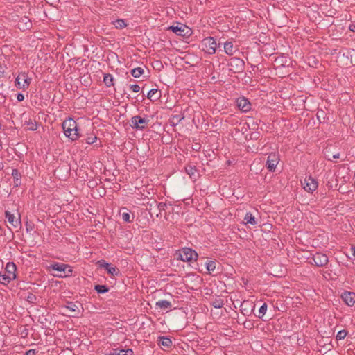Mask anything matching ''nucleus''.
Instances as JSON below:
<instances>
[{
  "mask_svg": "<svg viewBox=\"0 0 355 355\" xmlns=\"http://www.w3.org/2000/svg\"><path fill=\"white\" fill-rule=\"evenodd\" d=\"M120 214L121 215V218L123 221L126 223H131L133 221L134 216H130V211H129L126 208L123 207L120 211Z\"/></svg>",
  "mask_w": 355,
  "mask_h": 355,
  "instance_id": "f3484780",
  "label": "nucleus"
},
{
  "mask_svg": "<svg viewBox=\"0 0 355 355\" xmlns=\"http://www.w3.org/2000/svg\"><path fill=\"white\" fill-rule=\"evenodd\" d=\"M36 352L35 349H29L26 352V355H35Z\"/></svg>",
  "mask_w": 355,
  "mask_h": 355,
  "instance_id": "c03bdc74",
  "label": "nucleus"
},
{
  "mask_svg": "<svg viewBox=\"0 0 355 355\" xmlns=\"http://www.w3.org/2000/svg\"><path fill=\"white\" fill-rule=\"evenodd\" d=\"M3 164L0 162V170L3 169Z\"/></svg>",
  "mask_w": 355,
  "mask_h": 355,
  "instance_id": "8fccbe9b",
  "label": "nucleus"
},
{
  "mask_svg": "<svg viewBox=\"0 0 355 355\" xmlns=\"http://www.w3.org/2000/svg\"><path fill=\"white\" fill-rule=\"evenodd\" d=\"M168 29L172 31L174 33L180 36H184L189 33L190 31L189 28L187 26L180 23H178L175 26H171L168 28Z\"/></svg>",
  "mask_w": 355,
  "mask_h": 355,
  "instance_id": "0eeeda50",
  "label": "nucleus"
},
{
  "mask_svg": "<svg viewBox=\"0 0 355 355\" xmlns=\"http://www.w3.org/2000/svg\"><path fill=\"white\" fill-rule=\"evenodd\" d=\"M347 334V332L345 330H341L337 333L336 338L337 340H342L346 337Z\"/></svg>",
  "mask_w": 355,
  "mask_h": 355,
  "instance_id": "f704fd0d",
  "label": "nucleus"
},
{
  "mask_svg": "<svg viewBox=\"0 0 355 355\" xmlns=\"http://www.w3.org/2000/svg\"><path fill=\"white\" fill-rule=\"evenodd\" d=\"M161 97V92L157 89H152L147 94V98L151 101H155Z\"/></svg>",
  "mask_w": 355,
  "mask_h": 355,
  "instance_id": "a211bd4d",
  "label": "nucleus"
},
{
  "mask_svg": "<svg viewBox=\"0 0 355 355\" xmlns=\"http://www.w3.org/2000/svg\"><path fill=\"white\" fill-rule=\"evenodd\" d=\"M235 64L236 67V69L234 70L233 69H231L232 71H234V73H238L240 71H242L244 67V62L239 58H232L230 61V65L233 67V65Z\"/></svg>",
  "mask_w": 355,
  "mask_h": 355,
  "instance_id": "4468645a",
  "label": "nucleus"
},
{
  "mask_svg": "<svg viewBox=\"0 0 355 355\" xmlns=\"http://www.w3.org/2000/svg\"><path fill=\"white\" fill-rule=\"evenodd\" d=\"M12 175L17 180H19L21 175L17 169H12Z\"/></svg>",
  "mask_w": 355,
  "mask_h": 355,
  "instance_id": "e433bc0d",
  "label": "nucleus"
},
{
  "mask_svg": "<svg viewBox=\"0 0 355 355\" xmlns=\"http://www.w3.org/2000/svg\"><path fill=\"white\" fill-rule=\"evenodd\" d=\"M267 310V304L266 303H263L262 306L259 308V315H258L259 318H262L264 314L266 313Z\"/></svg>",
  "mask_w": 355,
  "mask_h": 355,
  "instance_id": "473e14b6",
  "label": "nucleus"
},
{
  "mask_svg": "<svg viewBox=\"0 0 355 355\" xmlns=\"http://www.w3.org/2000/svg\"><path fill=\"white\" fill-rule=\"evenodd\" d=\"M130 89L134 92H138L140 90V87L138 85H132L130 86Z\"/></svg>",
  "mask_w": 355,
  "mask_h": 355,
  "instance_id": "58836bf2",
  "label": "nucleus"
},
{
  "mask_svg": "<svg viewBox=\"0 0 355 355\" xmlns=\"http://www.w3.org/2000/svg\"><path fill=\"white\" fill-rule=\"evenodd\" d=\"M37 125L36 123H35V124L32 123L31 126L30 127V129L32 130H37Z\"/></svg>",
  "mask_w": 355,
  "mask_h": 355,
  "instance_id": "a18cd8bd",
  "label": "nucleus"
},
{
  "mask_svg": "<svg viewBox=\"0 0 355 355\" xmlns=\"http://www.w3.org/2000/svg\"><path fill=\"white\" fill-rule=\"evenodd\" d=\"M352 251L353 256L355 257V246L352 247Z\"/></svg>",
  "mask_w": 355,
  "mask_h": 355,
  "instance_id": "de8ad7c7",
  "label": "nucleus"
},
{
  "mask_svg": "<svg viewBox=\"0 0 355 355\" xmlns=\"http://www.w3.org/2000/svg\"><path fill=\"white\" fill-rule=\"evenodd\" d=\"M5 216L8 223L14 227H17L18 226L21 225L20 214L19 215L18 218H16L15 215L11 214L9 211H6Z\"/></svg>",
  "mask_w": 355,
  "mask_h": 355,
  "instance_id": "9d476101",
  "label": "nucleus"
},
{
  "mask_svg": "<svg viewBox=\"0 0 355 355\" xmlns=\"http://www.w3.org/2000/svg\"><path fill=\"white\" fill-rule=\"evenodd\" d=\"M156 306L162 309H167L171 306V303L168 300H162L157 302Z\"/></svg>",
  "mask_w": 355,
  "mask_h": 355,
  "instance_id": "4be33fe9",
  "label": "nucleus"
},
{
  "mask_svg": "<svg viewBox=\"0 0 355 355\" xmlns=\"http://www.w3.org/2000/svg\"><path fill=\"white\" fill-rule=\"evenodd\" d=\"M185 171L187 172V173L188 175H189V176L191 178L193 177L196 172V169L194 166H187L185 167Z\"/></svg>",
  "mask_w": 355,
  "mask_h": 355,
  "instance_id": "2f4dec72",
  "label": "nucleus"
},
{
  "mask_svg": "<svg viewBox=\"0 0 355 355\" xmlns=\"http://www.w3.org/2000/svg\"><path fill=\"white\" fill-rule=\"evenodd\" d=\"M112 24L116 28L122 29L127 26L128 24L125 21L124 19H118L112 22Z\"/></svg>",
  "mask_w": 355,
  "mask_h": 355,
  "instance_id": "412c9836",
  "label": "nucleus"
},
{
  "mask_svg": "<svg viewBox=\"0 0 355 355\" xmlns=\"http://www.w3.org/2000/svg\"><path fill=\"white\" fill-rule=\"evenodd\" d=\"M31 230H32V227H28V225H26V230L28 232V231H31Z\"/></svg>",
  "mask_w": 355,
  "mask_h": 355,
  "instance_id": "09e8293b",
  "label": "nucleus"
},
{
  "mask_svg": "<svg viewBox=\"0 0 355 355\" xmlns=\"http://www.w3.org/2000/svg\"><path fill=\"white\" fill-rule=\"evenodd\" d=\"M202 51H203L205 53L207 54L211 55L215 53L216 47L214 46H203Z\"/></svg>",
  "mask_w": 355,
  "mask_h": 355,
  "instance_id": "7c9ffc66",
  "label": "nucleus"
},
{
  "mask_svg": "<svg viewBox=\"0 0 355 355\" xmlns=\"http://www.w3.org/2000/svg\"><path fill=\"white\" fill-rule=\"evenodd\" d=\"M179 255L182 261L187 262L196 261L198 257L197 252L189 248H184Z\"/></svg>",
  "mask_w": 355,
  "mask_h": 355,
  "instance_id": "f03ea898",
  "label": "nucleus"
},
{
  "mask_svg": "<svg viewBox=\"0 0 355 355\" xmlns=\"http://www.w3.org/2000/svg\"><path fill=\"white\" fill-rule=\"evenodd\" d=\"M66 309L69 310L71 312L75 313H78L80 311L79 306L72 302H67L66 305Z\"/></svg>",
  "mask_w": 355,
  "mask_h": 355,
  "instance_id": "b1692460",
  "label": "nucleus"
},
{
  "mask_svg": "<svg viewBox=\"0 0 355 355\" xmlns=\"http://www.w3.org/2000/svg\"><path fill=\"white\" fill-rule=\"evenodd\" d=\"M244 223L245 224H250L252 225H254L257 224V221L255 220L254 216L250 212L246 213V214L244 217Z\"/></svg>",
  "mask_w": 355,
  "mask_h": 355,
  "instance_id": "aec40b11",
  "label": "nucleus"
},
{
  "mask_svg": "<svg viewBox=\"0 0 355 355\" xmlns=\"http://www.w3.org/2000/svg\"><path fill=\"white\" fill-rule=\"evenodd\" d=\"M55 276H56V277H63L62 275H55Z\"/></svg>",
  "mask_w": 355,
  "mask_h": 355,
  "instance_id": "603ef678",
  "label": "nucleus"
},
{
  "mask_svg": "<svg viewBox=\"0 0 355 355\" xmlns=\"http://www.w3.org/2000/svg\"><path fill=\"white\" fill-rule=\"evenodd\" d=\"M341 297L349 306H352L355 304V293L353 292L345 291Z\"/></svg>",
  "mask_w": 355,
  "mask_h": 355,
  "instance_id": "9b49d317",
  "label": "nucleus"
},
{
  "mask_svg": "<svg viewBox=\"0 0 355 355\" xmlns=\"http://www.w3.org/2000/svg\"><path fill=\"white\" fill-rule=\"evenodd\" d=\"M216 263L214 261H209L206 263V268L209 273H211L216 269Z\"/></svg>",
  "mask_w": 355,
  "mask_h": 355,
  "instance_id": "c756f323",
  "label": "nucleus"
},
{
  "mask_svg": "<svg viewBox=\"0 0 355 355\" xmlns=\"http://www.w3.org/2000/svg\"><path fill=\"white\" fill-rule=\"evenodd\" d=\"M261 52H262L263 53H264V51H265V50H264V49H261Z\"/></svg>",
  "mask_w": 355,
  "mask_h": 355,
  "instance_id": "864d4df0",
  "label": "nucleus"
},
{
  "mask_svg": "<svg viewBox=\"0 0 355 355\" xmlns=\"http://www.w3.org/2000/svg\"><path fill=\"white\" fill-rule=\"evenodd\" d=\"M232 43L230 42H225L223 44H225V45H227V44H231Z\"/></svg>",
  "mask_w": 355,
  "mask_h": 355,
  "instance_id": "3c124183",
  "label": "nucleus"
},
{
  "mask_svg": "<svg viewBox=\"0 0 355 355\" xmlns=\"http://www.w3.org/2000/svg\"><path fill=\"white\" fill-rule=\"evenodd\" d=\"M36 299H37L36 296L34 294L31 293H29L28 294V295L26 297V300L30 303H35L36 301Z\"/></svg>",
  "mask_w": 355,
  "mask_h": 355,
  "instance_id": "c9c22d12",
  "label": "nucleus"
},
{
  "mask_svg": "<svg viewBox=\"0 0 355 355\" xmlns=\"http://www.w3.org/2000/svg\"><path fill=\"white\" fill-rule=\"evenodd\" d=\"M223 47L225 53L230 55L238 51L237 46H223Z\"/></svg>",
  "mask_w": 355,
  "mask_h": 355,
  "instance_id": "393cba45",
  "label": "nucleus"
},
{
  "mask_svg": "<svg viewBox=\"0 0 355 355\" xmlns=\"http://www.w3.org/2000/svg\"><path fill=\"white\" fill-rule=\"evenodd\" d=\"M213 305L215 308H220L223 306V302L218 300L214 302Z\"/></svg>",
  "mask_w": 355,
  "mask_h": 355,
  "instance_id": "ea45409f",
  "label": "nucleus"
},
{
  "mask_svg": "<svg viewBox=\"0 0 355 355\" xmlns=\"http://www.w3.org/2000/svg\"><path fill=\"white\" fill-rule=\"evenodd\" d=\"M94 290L98 293H105L108 292L109 288L105 285H99V284H98V285H96L94 286Z\"/></svg>",
  "mask_w": 355,
  "mask_h": 355,
  "instance_id": "bb28decb",
  "label": "nucleus"
},
{
  "mask_svg": "<svg viewBox=\"0 0 355 355\" xmlns=\"http://www.w3.org/2000/svg\"><path fill=\"white\" fill-rule=\"evenodd\" d=\"M31 78H28L25 72L19 73L15 79V85L19 89H25L31 84Z\"/></svg>",
  "mask_w": 355,
  "mask_h": 355,
  "instance_id": "7ed1b4c3",
  "label": "nucleus"
},
{
  "mask_svg": "<svg viewBox=\"0 0 355 355\" xmlns=\"http://www.w3.org/2000/svg\"><path fill=\"white\" fill-rule=\"evenodd\" d=\"M349 29L352 32H355V20L351 21V23L349 25Z\"/></svg>",
  "mask_w": 355,
  "mask_h": 355,
  "instance_id": "a19ab883",
  "label": "nucleus"
},
{
  "mask_svg": "<svg viewBox=\"0 0 355 355\" xmlns=\"http://www.w3.org/2000/svg\"><path fill=\"white\" fill-rule=\"evenodd\" d=\"M96 139H97V137L96 136H94V137L91 136V137H87L85 139V141L87 144H94Z\"/></svg>",
  "mask_w": 355,
  "mask_h": 355,
  "instance_id": "4c0bfd02",
  "label": "nucleus"
},
{
  "mask_svg": "<svg viewBox=\"0 0 355 355\" xmlns=\"http://www.w3.org/2000/svg\"><path fill=\"white\" fill-rule=\"evenodd\" d=\"M13 279L7 274H0V283L3 284H8Z\"/></svg>",
  "mask_w": 355,
  "mask_h": 355,
  "instance_id": "cd10ccee",
  "label": "nucleus"
},
{
  "mask_svg": "<svg viewBox=\"0 0 355 355\" xmlns=\"http://www.w3.org/2000/svg\"><path fill=\"white\" fill-rule=\"evenodd\" d=\"M148 120L140 116H135L131 119V126L136 130H143L148 125Z\"/></svg>",
  "mask_w": 355,
  "mask_h": 355,
  "instance_id": "423d86ee",
  "label": "nucleus"
},
{
  "mask_svg": "<svg viewBox=\"0 0 355 355\" xmlns=\"http://www.w3.org/2000/svg\"><path fill=\"white\" fill-rule=\"evenodd\" d=\"M339 157H340V154L339 153H336V154L333 155V158L334 159H338Z\"/></svg>",
  "mask_w": 355,
  "mask_h": 355,
  "instance_id": "49530a36",
  "label": "nucleus"
},
{
  "mask_svg": "<svg viewBox=\"0 0 355 355\" xmlns=\"http://www.w3.org/2000/svg\"><path fill=\"white\" fill-rule=\"evenodd\" d=\"M278 162H279L278 155L275 153H272L268 156L266 166L268 171H274L276 168V166H277Z\"/></svg>",
  "mask_w": 355,
  "mask_h": 355,
  "instance_id": "6e6552de",
  "label": "nucleus"
},
{
  "mask_svg": "<svg viewBox=\"0 0 355 355\" xmlns=\"http://www.w3.org/2000/svg\"><path fill=\"white\" fill-rule=\"evenodd\" d=\"M204 44H216V42L214 37H208L203 40Z\"/></svg>",
  "mask_w": 355,
  "mask_h": 355,
  "instance_id": "72a5a7b5",
  "label": "nucleus"
},
{
  "mask_svg": "<svg viewBox=\"0 0 355 355\" xmlns=\"http://www.w3.org/2000/svg\"><path fill=\"white\" fill-rule=\"evenodd\" d=\"M101 268H105L107 272L112 275H116L119 273V270L111 264L105 262L104 260H101L98 262Z\"/></svg>",
  "mask_w": 355,
  "mask_h": 355,
  "instance_id": "ddd939ff",
  "label": "nucleus"
},
{
  "mask_svg": "<svg viewBox=\"0 0 355 355\" xmlns=\"http://www.w3.org/2000/svg\"><path fill=\"white\" fill-rule=\"evenodd\" d=\"M17 27L21 31H24L32 27V22L28 17L24 16L19 20Z\"/></svg>",
  "mask_w": 355,
  "mask_h": 355,
  "instance_id": "f8f14e48",
  "label": "nucleus"
},
{
  "mask_svg": "<svg viewBox=\"0 0 355 355\" xmlns=\"http://www.w3.org/2000/svg\"><path fill=\"white\" fill-rule=\"evenodd\" d=\"M159 345L169 347L172 345V341L170 338L167 337H160L158 343Z\"/></svg>",
  "mask_w": 355,
  "mask_h": 355,
  "instance_id": "5701e85b",
  "label": "nucleus"
},
{
  "mask_svg": "<svg viewBox=\"0 0 355 355\" xmlns=\"http://www.w3.org/2000/svg\"><path fill=\"white\" fill-rule=\"evenodd\" d=\"M110 355H134V352L132 349H128L126 350L121 349H113V352Z\"/></svg>",
  "mask_w": 355,
  "mask_h": 355,
  "instance_id": "6ab92c4d",
  "label": "nucleus"
},
{
  "mask_svg": "<svg viewBox=\"0 0 355 355\" xmlns=\"http://www.w3.org/2000/svg\"><path fill=\"white\" fill-rule=\"evenodd\" d=\"M6 272L10 277H11L13 279L16 278V265L13 262H8L6 266Z\"/></svg>",
  "mask_w": 355,
  "mask_h": 355,
  "instance_id": "2eb2a0df",
  "label": "nucleus"
},
{
  "mask_svg": "<svg viewBox=\"0 0 355 355\" xmlns=\"http://www.w3.org/2000/svg\"><path fill=\"white\" fill-rule=\"evenodd\" d=\"M254 138H257L256 135H254Z\"/></svg>",
  "mask_w": 355,
  "mask_h": 355,
  "instance_id": "5fc2aeb1",
  "label": "nucleus"
},
{
  "mask_svg": "<svg viewBox=\"0 0 355 355\" xmlns=\"http://www.w3.org/2000/svg\"><path fill=\"white\" fill-rule=\"evenodd\" d=\"M144 73V69L141 67H137L131 70V75L134 78H139Z\"/></svg>",
  "mask_w": 355,
  "mask_h": 355,
  "instance_id": "a878e982",
  "label": "nucleus"
},
{
  "mask_svg": "<svg viewBox=\"0 0 355 355\" xmlns=\"http://www.w3.org/2000/svg\"><path fill=\"white\" fill-rule=\"evenodd\" d=\"M103 82L105 83V85L107 87H110L113 85V77L110 74H105L104 76Z\"/></svg>",
  "mask_w": 355,
  "mask_h": 355,
  "instance_id": "c85d7f7f",
  "label": "nucleus"
},
{
  "mask_svg": "<svg viewBox=\"0 0 355 355\" xmlns=\"http://www.w3.org/2000/svg\"><path fill=\"white\" fill-rule=\"evenodd\" d=\"M62 129L65 136L72 141L79 137L76 122L72 118H68L62 123Z\"/></svg>",
  "mask_w": 355,
  "mask_h": 355,
  "instance_id": "f257e3e1",
  "label": "nucleus"
},
{
  "mask_svg": "<svg viewBox=\"0 0 355 355\" xmlns=\"http://www.w3.org/2000/svg\"><path fill=\"white\" fill-rule=\"evenodd\" d=\"M17 99L18 101L21 102V101H24V95L22 94L19 93L17 95Z\"/></svg>",
  "mask_w": 355,
  "mask_h": 355,
  "instance_id": "37998d69",
  "label": "nucleus"
},
{
  "mask_svg": "<svg viewBox=\"0 0 355 355\" xmlns=\"http://www.w3.org/2000/svg\"><path fill=\"white\" fill-rule=\"evenodd\" d=\"M304 189L309 193H313L318 188V184L316 180L311 176L306 177L303 181L301 182Z\"/></svg>",
  "mask_w": 355,
  "mask_h": 355,
  "instance_id": "20e7f679",
  "label": "nucleus"
},
{
  "mask_svg": "<svg viewBox=\"0 0 355 355\" xmlns=\"http://www.w3.org/2000/svg\"><path fill=\"white\" fill-rule=\"evenodd\" d=\"M49 268L58 272H63L64 273V276H70L72 275L73 272L70 266L58 262L51 264Z\"/></svg>",
  "mask_w": 355,
  "mask_h": 355,
  "instance_id": "39448f33",
  "label": "nucleus"
},
{
  "mask_svg": "<svg viewBox=\"0 0 355 355\" xmlns=\"http://www.w3.org/2000/svg\"><path fill=\"white\" fill-rule=\"evenodd\" d=\"M313 261L315 266L322 267L327 264L328 257L324 254L318 252L313 255Z\"/></svg>",
  "mask_w": 355,
  "mask_h": 355,
  "instance_id": "1a4fd4ad",
  "label": "nucleus"
},
{
  "mask_svg": "<svg viewBox=\"0 0 355 355\" xmlns=\"http://www.w3.org/2000/svg\"><path fill=\"white\" fill-rule=\"evenodd\" d=\"M238 107L243 112H248L250 110V103L246 98H240L237 101Z\"/></svg>",
  "mask_w": 355,
  "mask_h": 355,
  "instance_id": "dca6fc26",
  "label": "nucleus"
},
{
  "mask_svg": "<svg viewBox=\"0 0 355 355\" xmlns=\"http://www.w3.org/2000/svg\"><path fill=\"white\" fill-rule=\"evenodd\" d=\"M166 207V203L160 202L158 205V209H159V211L165 210Z\"/></svg>",
  "mask_w": 355,
  "mask_h": 355,
  "instance_id": "79ce46f5",
  "label": "nucleus"
}]
</instances>
